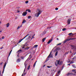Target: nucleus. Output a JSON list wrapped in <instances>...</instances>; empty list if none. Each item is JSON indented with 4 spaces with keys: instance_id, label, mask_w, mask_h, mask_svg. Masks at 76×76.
<instances>
[{
    "instance_id": "nucleus-37",
    "label": "nucleus",
    "mask_w": 76,
    "mask_h": 76,
    "mask_svg": "<svg viewBox=\"0 0 76 76\" xmlns=\"http://www.w3.org/2000/svg\"><path fill=\"white\" fill-rule=\"evenodd\" d=\"M72 71L73 72H75V71H76V70H75V69H73V70H72Z\"/></svg>"
},
{
    "instance_id": "nucleus-59",
    "label": "nucleus",
    "mask_w": 76,
    "mask_h": 76,
    "mask_svg": "<svg viewBox=\"0 0 76 76\" xmlns=\"http://www.w3.org/2000/svg\"><path fill=\"white\" fill-rule=\"evenodd\" d=\"M3 48V47L1 48V49H2V48Z\"/></svg>"
},
{
    "instance_id": "nucleus-41",
    "label": "nucleus",
    "mask_w": 76,
    "mask_h": 76,
    "mask_svg": "<svg viewBox=\"0 0 76 76\" xmlns=\"http://www.w3.org/2000/svg\"><path fill=\"white\" fill-rule=\"evenodd\" d=\"M61 43H59L57 45H61Z\"/></svg>"
},
{
    "instance_id": "nucleus-8",
    "label": "nucleus",
    "mask_w": 76,
    "mask_h": 76,
    "mask_svg": "<svg viewBox=\"0 0 76 76\" xmlns=\"http://www.w3.org/2000/svg\"><path fill=\"white\" fill-rule=\"evenodd\" d=\"M70 21H71V19H69L68 20L67 23L68 25H70Z\"/></svg>"
},
{
    "instance_id": "nucleus-24",
    "label": "nucleus",
    "mask_w": 76,
    "mask_h": 76,
    "mask_svg": "<svg viewBox=\"0 0 76 76\" xmlns=\"http://www.w3.org/2000/svg\"><path fill=\"white\" fill-rule=\"evenodd\" d=\"M46 39V38H44L43 39H42V42H44V41H45V39Z\"/></svg>"
},
{
    "instance_id": "nucleus-16",
    "label": "nucleus",
    "mask_w": 76,
    "mask_h": 76,
    "mask_svg": "<svg viewBox=\"0 0 76 76\" xmlns=\"http://www.w3.org/2000/svg\"><path fill=\"white\" fill-rule=\"evenodd\" d=\"M69 75H73V73H68L67 74V76H69Z\"/></svg>"
},
{
    "instance_id": "nucleus-46",
    "label": "nucleus",
    "mask_w": 76,
    "mask_h": 76,
    "mask_svg": "<svg viewBox=\"0 0 76 76\" xmlns=\"http://www.w3.org/2000/svg\"><path fill=\"white\" fill-rule=\"evenodd\" d=\"M24 75V74L23 73V74H22L21 76H23Z\"/></svg>"
},
{
    "instance_id": "nucleus-25",
    "label": "nucleus",
    "mask_w": 76,
    "mask_h": 76,
    "mask_svg": "<svg viewBox=\"0 0 76 76\" xmlns=\"http://www.w3.org/2000/svg\"><path fill=\"white\" fill-rule=\"evenodd\" d=\"M69 54V52H66V53H65L64 54V55L66 56V55H67V54Z\"/></svg>"
},
{
    "instance_id": "nucleus-22",
    "label": "nucleus",
    "mask_w": 76,
    "mask_h": 76,
    "mask_svg": "<svg viewBox=\"0 0 76 76\" xmlns=\"http://www.w3.org/2000/svg\"><path fill=\"white\" fill-rule=\"evenodd\" d=\"M17 63H19V58L17 59Z\"/></svg>"
},
{
    "instance_id": "nucleus-19",
    "label": "nucleus",
    "mask_w": 76,
    "mask_h": 76,
    "mask_svg": "<svg viewBox=\"0 0 76 76\" xmlns=\"http://www.w3.org/2000/svg\"><path fill=\"white\" fill-rule=\"evenodd\" d=\"M9 26V23H8L7 24V28H8Z\"/></svg>"
},
{
    "instance_id": "nucleus-20",
    "label": "nucleus",
    "mask_w": 76,
    "mask_h": 76,
    "mask_svg": "<svg viewBox=\"0 0 76 76\" xmlns=\"http://www.w3.org/2000/svg\"><path fill=\"white\" fill-rule=\"evenodd\" d=\"M36 63H37V62H35L33 66V67H35V65H36Z\"/></svg>"
},
{
    "instance_id": "nucleus-7",
    "label": "nucleus",
    "mask_w": 76,
    "mask_h": 76,
    "mask_svg": "<svg viewBox=\"0 0 76 76\" xmlns=\"http://www.w3.org/2000/svg\"><path fill=\"white\" fill-rule=\"evenodd\" d=\"M26 14H27V12H24L23 13L22 15L23 16H26Z\"/></svg>"
},
{
    "instance_id": "nucleus-38",
    "label": "nucleus",
    "mask_w": 76,
    "mask_h": 76,
    "mask_svg": "<svg viewBox=\"0 0 76 76\" xmlns=\"http://www.w3.org/2000/svg\"><path fill=\"white\" fill-rule=\"evenodd\" d=\"M2 39H4V37L3 36L2 37Z\"/></svg>"
},
{
    "instance_id": "nucleus-42",
    "label": "nucleus",
    "mask_w": 76,
    "mask_h": 76,
    "mask_svg": "<svg viewBox=\"0 0 76 76\" xmlns=\"http://www.w3.org/2000/svg\"><path fill=\"white\" fill-rule=\"evenodd\" d=\"M18 18V17H15V19H17Z\"/></svg>"
},
{
    "instance_id": "nucleus-63",
    "label": "nucleus",
    "mask_w": 76,
    "mask_h": 76,
    "mask_svg": "<svg viewBox=\"0 0 76 76\" xmlns=\"http://www.w3.org/2000/svg\"><path fill=\"white\" fill-rule=\"evenodd\" d=\"M18 43H19V41H18Z\"/></svg>"
},
{
    "instance_id": "nucleus-26",
    "label": "nucleus",
    "mask_w": 76,
    "mask_h": 76,
    "mask_svg": "<svg viewBox=\"0 0 76 76\" xmlns=\"http://www.w3.org/2000/svg\"><path fill=\"white\" fill-rule=\"evenodd\" d=\"M26 22V21H25V20H23L22 22V23H25Z\"/></svg>"
},
{
    "instance_id": "nucleus-33",
    "label": "nucleus",
    "mask_w": 76,
    "mask_h": 76,
    "mask_svg": "<svg viewBox=\"0 0 76 76\" xmlns=\"http://www.w3.org/2000/svg\"><path fill=\"white\" fill-rule=\"evenodd\" d=\"M34 36H33L32 38H31V39H34Z\"/></svg>"
},
{
    "instance_id": "nucleus-45",
    "label": "nucleus",
    "mask_w": 76,
    "mask_h": 76,
    "mask_svg": "<svg viewBox=\"0 0 76 76\" xmlns=\"http://www.w3.org/2000/svg\"><path fill=\"white\" fill-rule=\"evenodd\" d=\"M60 50V48H58V49L57 50Z\"/></svg>"
},
{
    "instance_id": "nucleus-57",
    "label": "nucleus",
    "mask_w": 76,
    "mask_h": 76,
    "mask_svg": "<svg viewBox=\"0 0 76 76\" xmlns=\"http://www.w3.org/2000/svg\"><path fill=\"white\" fill-rule=\"evenodd\" d=\"M17 12L18 13H19V11H18Z\"/></svg>"
},
{
    "instance_id": "nucleus-9",
    "label": "nucleus",
    "mask_w": 76,
    "mask_h": 76,
    "mask_svg": "<svg viewBox=\"0 0 76 76\" xmlns=\"http://www.w3.org/2000/svg\"><path fill=\"white\" fill-rule=\"evenodd\" d=\"M17 57H19V50H18L17 52Z\"/></svg>"
},
{
    "instance_id": "nucleus-3",
    "label": "nucleus",
    "mask_w": 76,
    "mask_h": 76,
    "mask_svg": "<svg viewBox=\"0 0 76 76\" xmlns=\"http://www.w3.org/2000/svg\"><path fill=\"white\" fill-rule=\"evenodd\" d=\"M75 38H70L69 39H67L65 40L64 42H63V43L64 44V43H66V42H67V41H70V40H73L75 39Z\"/></svg>"
},
{
    "instance_id": "nucleus-35",
    "label": "nucleus",
    "mask_w": 76,
    "mask_h": 76,
    "mask_svg": "<svg viewBox=\"0 0 76 76\" xmlns=\"http://www.w3.org/2000/svg\"><path fill=\"white\" fill-rule=\"evenodd\" d=\"M28 12H31V10L29 9L28 10Z\"/></svg>"
},
{
    "instance_id": "nucleus-50",
    "label": "nucleus",
    "mask_w": 76,
    "mask_h": 76,
    "mask_svg": "<svg viewBox=\"0 0 76 76\" xmlns=\"http://www.w3.org/2000/svg\"><path fill=\"white\" fill-rule=\"evenodd\" d=\"M45 65L43 66V67H45Z\"/></svg>"
},
{
    "instance_id": "nucleus-55",
    "label": "nucleus",
    "mask_w": 76,
    "mask_h": 76,
    "mask_svg": "<svg viewBox=\"0 0 76 76\" xmlns=\"http://www.w3.org/2000/svg\"><path fill=\"white\" fill-rule=\"evenodd\" d=\"M24 72H25V69L24 70Z\"/></svg>"
},
{
    "instance_id": "nucleus-52",
    "label": "nucleus",
    "mask_w": 76,
    "mask_h": 76,
    "mask_svg": "<svg viewBox=\"0 0 76 76\" xmlns=\"http://www.w3.org/2000/svg\"><path fill=\"white\" fill-rule=\"evenodd\" d=\"M26 12L28 11V10H26Z\"/></svg>"
},
{
    "instance_id": "nucleus-23",
    "label": "nucleus",
    "mask_w": 76,
    "mask_h": 76,
    "mask_svg": "<svg viewBox=\"0 0 76 76\" xmlns=\"http://www.w3.org/2000/svg\"><path fill=\"white\" fill-rule=\"evenodd\" d=\"M12 50H11L10 51V53H9V56L8 57H9L10 56V54H11V53H12Z\"/></svg>"
},
{
    "instance_id": "nucleus-44",
    "label": "nucleus",
    "mask_w": 76,
    "mask_h": 76,
    "mask_svg": "<svg viewBox=\"0 0 76 76\" xmlns=\"http://www.w3.org/2000/svg\"><path fill=\"white\" fill-rule=\"evenodd\" d=\"M1 22L0 21V25H1Z\"/></svg>"
},
{
    "instance_id": "nucleus-31",
    "label": "nucleus",
    "mask_w": 76,
    "mask_h": 76,
    "mask_svg": "<svg viewBox=\"0 0 76 76\" xmlns=\"http://www.w3.org/2000/svg\"><path fill=\"white\" fill-rule=\"evenodd\" d=\"M66 29V28H64L62 29V31H65Z\"/></svg>"
},
{
    "instance_id": "nucleus-62",
    "label": "nucleus",
    "mask_w": 76,
    "mask_h": 76,
    "mask_svg": "<svg viewBox=\"0 0 76 76\" xmlns=\"http://www.w3.org/2000/svg\"><path fill=\"white\" fill-rule=\"evenodd\" d=\"M35 35H33V36H34H34Z\"/></svg>"
},
{
    "instance_id": "nucleus-60",
    "label": "nucleus",
    "mask_w": 76,
    "mask_h": 76,
    "mask_svg": "<svg viewBox=\"0 0 76 76\" xmlns=\"http://www.w3.org/2000/svg\"><path fill=\"white\" fill-rule=\"evenodd\" d=\"M26 74L25 73H24V75H25Z\"/></svg>"
},
{
    "instance_id": "nucleus-64",
    "label": "nucleus",
    "mask_w": 76,
    "mask_h": 76,
    "mask_svg": "<svg viewBox=\"0 0 76 76\" xmlns=\"http://www.w3.org/2000/svg\"><path fill=\"white\" fill-rule=\"evenodd\" d=\"M32 60H33V59H32Z\"/></svg>"
},
{
    "instance_id": "nucleus-61",
    "label": "nucleus",
    "mask_w": 76,
    "mask_h": 76,
    "mask_svg": "<svg viewBox=\"0 0 76 76\" xmlns=\"http://www.w3.org/2000/svg\"><path fill=\"white\" fill-rule=\"evenodd\" d=\"M23 48H24V47H23Z\"/></svg>"
},
{
    "instance_id": "nucleus-49",
    "label": "nucleus",
    "mask_w": 76,
    "mask_h": 76,
    "mask_svg": "<svg viewBox=\"0 0 76 76\" xmlns=\"http://www.w3.org/2000/svg\"><path fill=\"white\" fill-rule=\"evenodd\" d=\"M57 40H58V38H57L56 39Z\"/></svg>"
},
{
    "instance_id": "nucleus-29",
    "label": "nucleus",
    "mask_w": 76,
    "mask_h": 76,
    "mask_svg": "<svg viewBox=\"0 0 76 76\" xmlns=\"http://www.w3.org/2000/svg\"><path fill=\"white\" fill-rule=\"evenodd\" d=\"M74 63V61H72L70 62V64H72V63Z\"/></svg>"
},
{
    "instance_id": "nucleus-14",
    "label": "nucleus",
    "mask_w": 76,
    "mask_h": 76,
    "mask_svg": "<svg viewBox=\"0 0 76 76\" xmlns=\"http://www.w3.org/2000/svg\"><path fill=\"white\" fill-rule=\"evenodd\" d=\"M60 70H59L57 72V75H56V76H58V74L60 73Z\"/></svg>"
},
{
    "instance_id": "nucleus-1",
    "label": "nucleus",
    "mask_w": 76,
    "mask_h": 76,
    "mask_svg": "<svg viewBox=\"0 0 76 76\" xmlns=\"http://www.w3.org/2000/svg\"><path fill=\"white\" fill-rule=\"evenodd\" d=\"M37 12L34 14V15L36 17H39V15L41 13L42 11H41V10L38 8L37 9Z\"/></svg>"
},
{
    "instance_id": "nucleus-40",
    "label": "nucleus",
    "mask_w": 76,
    "mask_h": 76,
    "mask_svg": "<svg viewBox=\"0 0 76 76\" xmlns=\"http://www.w3.org/2000/svg\"><path fill=\"white\" fill-rule=\"evenodd\" d=\"M19 29V26H18L17 28V30H18V29Z\"/></svg>"
},
{
    "instance_id": "nucleus-27",
    "label": "nucleus",
    "mask_w": 76,
    "mask_h": 76,
    "mask_svg": "<svg viewBox=\"0 0 76 76\" xmlns=\"http://www.w3.org/2000/svg\"><path fill=\"white\" fill-rule=\"evenodd\" d=\"M28 2H29V1H26L25 3L26 4H28Z\"/></svg>"
},
{
    "instance_id": "nucleus-32",
    "label": "nucleus",
    "mask_w": 76,
    "mask_h": 76,
    "mask_svg": "<svg viewBox=\"0 0 76 76\" xmlns=\"http://www.w3.org/2000/svg\"><path fill=\"white\" fill-rule=\"evenodd\" d=\"M47 67L48 68H50V67H51V66H47Z\"/></svg>"
},
{
    "instance_id": "nucleus-15",
    "label": "nucleus",
    "mask_w": 76,
    "mask_h": 76,
    "mask_svg": "<svg viewBox=\"0 0 76 76\" xmlns=\"http://www.w3.org/2000/svg\"><path fill=\"white\" fill-rule=\"evenodd\" d=\"M38 47V45H34L33 47V48H37Z\"/></svg>"
},
{
    "instance_id": "nucleus-18",
    "label": "nucleus",
    "mask_w": 76,
    "mask_h": 76,
    "mask_svg": "<svg viewBox=\"0 0 76 76\" xmlns=\"http://www.w3.org/2000/svg\"><path fill=\"white\" fill-rule=\"evenodd\" d=\"M32 36V34H30V36H28V39H29V38H31V37Z\"/></svg>"
},
{
    "instance_id": "nucleus-30",
    "label": "nucleus",
    "mask_w": 76,
    "mask_h": 76,
    "mask_svg": "<svg viewBox=\"0 0 76 76\" xmlns=\"http://www.w3.org/2000/svg\"><path fill=\"white\" fill-rule=\"evenodd\" d=\"M30 68V66H28V68H27L28 70H29V69Z\"/></svg>"
},
{
    "instance_id": "nucleus-28",
    "label": "nucleus",
    "mask_w": 76,
    "mask_h": 76,
    "mask_svg": "<svg viewBox=\"0 0 76 76\" xmlns=\"http://www.w3.org/2000/svg\"><path fill=\"white\" fill-rule=\"evenodd\" d=\"M31 18V16H29L28 17V19H30Z\"/></svg>"
},
{
    "instance_id": "nucleus-10",
    "label": "nucleus",
    "mask_w": 76,
    "mask_h": 76,
    "mask_svg": "<svg viewBox=\"0 0 76 76\" xmlns=\"http://www.w3.org/2000/svg\"><path fill=\"white\" fill-rule=\"evenodd\" d=\"M28 61V59L25 61V62L24 63V65L25 66V67L27 66V64H26V61Z\"/></svg>"
},
{
    "instance_id": "nucleus-11",
    "label": "nucleus",
    "mask_w": 76,
    "mask_h": 76,
    "mask_svg": "<svg viewBox=\"0 0 76 76\" xmlns=\"http://www.w3.org/2000/svg\"><path fill=\"white\" fill-rule=\"evenodd\" d=\"M72 49H76V46H73V45H72Z\"/></svg>"
},
{
    "instance_id": "nucleus-21",
    "label": "nucleus",
    "mask_w": 76,
    "mask_h": 76,
    "mask_svg": "<svg viewBox=\"0 0 76 76\" xmlns=\"http://www.w3.org/2000/svg\"><path fill=\"white\" fill-rule=\"evenodd\" d=\"M72 66L74 68H76V66H75V65H72Z\"/></svg>"
},
{
    "instance_id": "nucleus-12",
    "label": "nucleus",
    "mask_w": 76,
    "mask_h": 76,
    "mask_svg": "<svg viewBox=\"0 0 76 76\" xmlns=\"http://www.w3.org/2000/svg\"><path fill=\"white\" fill-rule=\"evenodd\" d=\"M24 58V57H23V56L21 57L20 58V60H22H22H23Z\"/></svg>"
},
{
    "instance_id": "nucleus-34",
    "label": "nucleus",
    "mask_w": 76,
    "mask_h": 76,
    "mask_svg": "<svg viewBox=\"0 0 76 76\" xmlns=\"http://www.w3.org/2000/svg\"><path fill=\"white\" fill-rule=\"evenodd\" d=\"M2 64H3V62H1L0 63V64H1V65Z\"/></svg>"
},
{
    "instance_id": "nucleus-53",
    "label": "nucleus",
    "mask_w": 76,
    "mask_h": 76,
    "mask_svg": "<svg viewBox=\"0 0 76 76\" xmlns=\"http://www.w3.org/2000/svg\"><path fill=\"white\" fill-rule=\"evenodd\" d=\"M68 65L70 66V64H68Z\"/></svg>"
},
{
    "instance_id": "nucleus-43",
    "label": "nucleus",
    "mask_w": 76,
    "mask_h": 76,
    "mask_svg": "<svg viewBox=\"0 0 76 76\" xmlns=\"http://www.w3.org/2000/svg\"><path fill=\"white\" fill-rule=\"evenodd\" d=\"M1 73V71H0V76H1V73Z\"/></svg>"
},
{
    "instance_id": "nucleus-58",
    "label": "nucleus",
    "mask_w": 76,
    "mask_h": 76,
    "mask_svg": "<svg viewBox=\"0 0 76 76\" xmlns=\"http://www.w3.org/2000/svg\"><path fill=\"white\" fill-rule=\"evenodd\" d=\"M0 40H1V38H0Z\"/></svg>"
},
{
    "instance_id": "nucleus-36",
    "label": "nucleus",
    "mask_w": 76,
    "mask_h": 76,
    "mask_svg": "<svg viewBox=\"0 0 76 76\" xmlns=\"http://www.w3.org/2000/svg\"><path fill=\"white\" fill-rule=\"evenodd\" d=\"M58 9V8H56L55 9V10H57Z\"/></svg>"
},
{
    "instance_id": "nucleus-56",
    "label": "nucleus",
    "mask_w": 76,
    "mask_h": 76,
    "mask_svg": "<svg viewBox=\"0 0 76 76\" xmlns=\"http://www.w3.org/2000/svg\"><path fill=\"white\" fill-rule=\"evenodd\" d=\"M70 53H72V52L71 51H70Z\"/></svg>"
},
{
    "instance_id": "nucleus-47",
    "label": "nucleus",
    "mask_w": 76,
    "mask_h": 76,
    "mask_svg": "<svg viewBox=\"0 0 76 76\" xmlns=\"http://www.w3.org/2000/svg\"><path fill=\"white\" fill-rule=\"evenodd\" d=\"M26 48L28 50V49H29V48L28 47L27 48Z\"/></svg>"
},
{
    "instance_id": "nucleus-54",
    "label": "nucleus",
    "mask_w": 76,
    "mask_h": 76,
    "mask_svg": "<svg viewBox=\"0 0 76 76\" xmlns=\"http://www.w3.org/2000/svg\"><path fill=\"white\" fill-rule=\"evenodd\" d=\"M1 32H2V31H0V33H1Z\"/></svg>"
},
{
    "instance_id": "nucleus-48",
    "label": "nucleus",
    "mask_w": 76,
    "mask_h": 76,
    "mask_svg": "<svg viewBox=\"0 0 76 76\" xmlns=\"http://www.w3.org/2000/svg\"><path fill=\"white\" fill-rule=\"evenodd\" d=\"M22 27V25H21L20 27V28H21Z\"/></svg>"
},
{
    "instance_id": "nucleus-6",
    "label": "nucleus",
    "mask_w": 76,
    "mask_h": 76,
    "mask_svg": "<svg viewBox=\"0 0 76 76\" xmlns=\"http://www.w3.org/2000/svg\"><path fill=\"white\" fill-rule=\"evenodd\" d=\"M28 35H29V34L27 35L23 39H20L19 40V42H21V41L23 40V39H25V38H26V37H28Z\"/></svg>"
},
{
    "instance_id": "nucleus-2",
    "label": "nucleus",
    "mask_w": 76,
    "mask_h": 76,
    "mask_svg": "<svg viewBox=\"0 0 76 76\" xmlns=\"http://www.w3.org/2000/svg\"><path fill=\"white\" fill-rule=\"evenodd\" d=\"M55 64L57 67L58 65H61L62 64V62L60 61V60H57L55 62Z\"/></svg>"
},
{
    "instance_id": "nucleus-39",
    "label": "nucleus",
    "mask_w": 76,
    "mask_h": 76,
    "mask_svg": "<svg viewBox=\"0 0 76 76\" xmlns=\"http://www.w3.org/2000/svg\"><path fill=\"white\" fill-rule=\"evenodd\" d=\"M71 34H72V33H71L69 34V35H71Z\"/></svg>"
},
{
    "instance_id": "nucleus-51",
    "label": "nucleus",
    "mask_w": 76,
    "mask_h": 76,
    "mask_svg": "<svg viewBox=\"0 0 76 76\" xmlns=\"http://www.w3.org/2000/svg\"><path fill=\"white\" fill-rule=\"evenodd\" d=\"M22 51V50H19V51Z\"/></svg>"
},
{
    "instance_id": "nucleus-4",
    "label": "nucleus",
    "mask_w": 76,
    "mask_h": 76,
    "mask_svg": "<svg viewBox=\"0 0 76 76\" xmlns=\"http://www.w3.org/2000/svg\"><path fill=\"white\" fill-rule=\"evenodd\" d=\"M6 62H5L4 64V65L3 67V70L2 72V73H4V69H5V67H6Z\"/></svg>"
},
{
    "instance_id": "nucleus-17",
    "label": "nucleus",
    "mask_w": 76,
    "mask_h": 76,
    "mask_svg": "<svg viewBox=\"0 0 76 76\" xmlns=\"http://www.w3.org/2000/svg\"><path fill=\"white\" fill-rule=\"evenodd\" d=\"M57 54H58V51H57L55 53V56H57Z\"/></svg>"
},
{
    "instance_id": "nucleus-5",
    "label": "nucleus",
    "mask_w": 76,
    "mask_h": 76,
    "mask_svg": "<svg viewBox=\"0 0 76 76\" xmlns=\"http://www.w3.org/2000/svg\"><path fill=\"white\" fill-rule=\"evenodd\" d=\"M51 52H50V54L48 57V58H51L53 57V55H51Z\"/></svg>"
},
{
    "instance_id": "nucleus-13",
    "label": "nucleus",
    "mask_w": 76,
    "mask_h": 76,
    "mask_svg": "<svg viewBox=\"0 0 76 76\" xmlns=\"http://www.w3.org/2000/svg\"><path fill=\"white\" fill-rule=\"evenodd\" d=\"M53 41V39H51V40H50L49 41H48V44H49L51 41Z\"/></svg>"
}]
</instances>
